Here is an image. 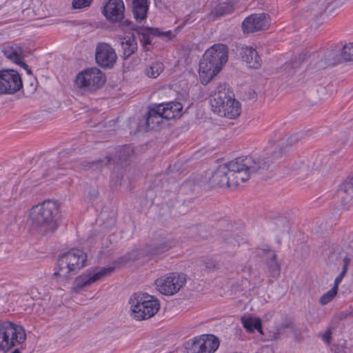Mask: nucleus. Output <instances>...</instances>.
I'll return each mask as SVG.
<instances>
[{
  "label": "nucleus",
  "mask_w": 353,
  "mask_h": 353,
  "mask_svg": "<svg viewBox=\"0 0 353 353\" xmlns=\"http://www.w3.org/2000/svg\"><path fill=\"white\" fill-rule=\"evenodd\" d=\"M265 167L266 163L261 159L250 156L238 157L217 167L208 178V183L212 188H234L241 182L247 181L251 174Z\"/></svg>",
  "instance_id": "obj_1"
},
{
  "label": "nucleus",
  "mask_w": 353,
  "mask_h": 353,
  "mask_svg": "<svg viewBox=\"0 0 353 353\" xmlns=\"http://www.w3.org/2000/svg\"><path fill=\"white\" fill-rule=\"evenodd\" d=\"M228 59V48L226 45L216 43L204 53L199 65L200 81L202 84L208 83L216 76Z\"/></svg>",
  "instance_id": "obj_2"
},
{
  "label": "nucleus",
  "mask_w": 353,
  "mask_h": 353,
  "mask_svg": "<svg viewBox=\"0 0 353 353\" xmlns=\"http://www.w3.org/2000/svg\"><path fill=\"white\" fill-rule=\"evenodd\" d=\"M58 213L57 203L50 200L33 206L29 213L32 228L41 233L54 230L57 228L56 220Z\"/></svg>",
  "instance_id": "obj_3"
},
{
  "label": "nucleus",
  "mask_w": 353,
  "mask_h": 353,
  "mask_svg": "<svg viewBox=\"0 0 353 353\" xmlns=\"http://www.w3.org/2000/svg\"><path fill=\"white\" fill-rule=\"evenodd\" d=\"M86 254L81 250L72 249L59 256L52 277L57 283L66 282L70 274H77L85 266Z\"/></svg>",
  "instance_id": "obj_4"
},
{
  "label": "nucleus",
  "mask_w": 353,
  "mask_h": 353,
  "mask_svg": "<svg viewBox=\"0 0 353 353\" xmlns=\"http://www.w3.org/2000/svg\"><path fill=\"white\" fill-rule=\"evenodd\" d=\"M210 105L214 113L231 119L239 117L241 110L240 103L226 94L223 83L217 85L212 91Z\"/></svg>",
  "instance_id": "obj_5"
},
{
  "label": "nucleus",
  "mask_w": 353,
  "mask_h": 353,
  "mask_svg": "<svg viewBox=\"0 0 353 353\" xmlns=\"http://www.w3.org/2000/svg\"><path fill=\"white\" fill-rule=\"evenodd\" d=\"M131 316L138 320L148 319L154 316L160 308L159 300L147 293H135L129 299Z\"/></svg>",
  "instance_id": "obj_6"
},
{
  "label": "nucleus",
  "mask_w": 353,
  "mask_h": 353,
  "mask_svg": "<svg viewBox=\"0 0 353 353\" xmlns=\"http://www.w3.org/2000/svg\"><path fill=\"white\" fill-rule=\"evenodd\" d=\"M26 334L24 328L7 321L0 325V351L8 352L11 348L25 342Z\"/></svg>",
  "instance_id": "obj_7"
},
{
  "label": "nucleus",
  "mask_w": 353,
  "mask_h": 353,
  "mask_svg": "<svg viewBox=\"0 0 353 353\" xmlns=\"http://www.w3.org/2000/svg\"><path fill=\"white\" fill-rule=\"evenodd\" d=\"M114 271V267H95L90 268L75 279L73 283L72 291L79 293L84 288L110 276Z\"/></svg>",
  "instance_id": "obj_8"
},
{
  "label": "nucleus",
  "mask_w": 353,
  "mask_h": 353,
  "mask_svg": "<svg viewBox=\"0 0 353 353\" xmlns=\"http://www.w3.org/2000/svg\"><path fill=\"white\" fill-rule=\"evenodd\" d=\"M186 283V276L183 274L171 272L164 274L155 280L156 290L165 296L176 294Z\"/></svg>",
  "instance_id": "obj_9"
},
{
  "label": "nucleus",
  "mask_w": 353,
  "mask_h": 353,
  "mask_svg": "<svg viewBox=\"0 0 353 353\" xmlns=\"http://www.w3.org/2000/svg\"><path fill=\"white\" fill-rule=\"evenodd\" d=\"M105 82V75L97 68L84 70L75 79V84L79 88L91 92L100 88Z\"/></svg>",
  "instance_id": "obj_10"
},
{
  "label": "nucleus",
  "mask_w": 353,
  "mask_h": 353,
  "mask_svg": "<svg viewBox=\"0 0 353 353\" xmlns=\"http://www.w3.org/2000/svg\"><path fill=\"white\" fill-rule=\"evenodd\" d=\"M219 346V340L214 335L194 337L185 344L187 353H214Z\"/></svg>",
  "instance_id": "obj_11"
},
{
  "label": "nucleus",
  "mask_w": 353,
  "mask_h": 353,
  "mask_svg": "<svg viewBox=\"0 0 353 353\" xmlns=\"http://www.w3.org/2000/svg\"><path fill=\"white\" fill-rule=\"evenodd\" d=\"M341 6L342 2L339 0H332L329 2L327 0H319L316 3H312L308 10L313 19L325 20L336 15Z\"/></svg>",
  "instance_id": "obj_12"
},
{
  "label": "nucleus",
  "mask_w": 353,
  "mask_h": 353,
  "mask_svg": "<svg viewBox=\"0 0 353 353\" xmlns=\"http://www.w3.org/2000/svg\"><path fill=\"white\" fill-rule=\"evenodd\" d=\"M18 72L14 70H0V95L14 94L22 88Z\"/></svg>",
  "instance_id": "obj_13"
},
{
  "label": "nucleus",
  "mask_w": 353,
  "mask_h": 353,
  "mask_svg": "<svg viewBox=\"0 0 353 353\" xmlns=\"http://www.w3.org/2000/svg\"><path fill=\"white\" fill-rule=\"evenodd\" d=\"M96 62L103 68H112L117 62V56L114 49L107 43H100L95 52Z\"/></svg>",
  "instance_id": "obj_14"
},
{
  "label": "nucleus",
  "mask_w": 353,
  "mask_h": 353,
  "mask_svg": "<svg viewBox=\"0 0 353 353\" xmlns=\"http://www.w3.org/2000/svg\"><path fill=\"white\" fill-rule=\"evenodd\" d=\"M312 60L315 63V67L321 70L340 63L344 59L342 57V49H332L313 55Z\"/></svg>",
  "instance_id": "obj_15"
},
{
  "label": "nucleus",
  "mask_w": 353,
  "mask_h": 353,
  "mask_svg": "<svg viewBox=\"0 0 353 353\" xmlns=\"http://www.w3.org/2000/svg\"><path fill=\"white\" fill-rule=\"evenodd\" d=\"M270 23V16L265 13L254 14L247 17L242 23L244 32H254L267 28Z\"/></svg>",
  "instance_id": "obj_16"
},
{
  "label": "nucleus",
  "mask_w": 353,
  "mask_h": 353,
  "mask_svg": "<svg viewBox=\"0 0 353 353\" xmlns=\"http://www.w3.org/2000/svg\"><path fill=\"white\" fill-rule=\"evenodd\" d=\"M125 6L123 0H108L103 6V14L112 22H118L124 18Z\"/></svg>",
  "instance_id": "obj_17"
},
{
  "label": "nucleus",
  "mask_w": 353,
  "mask_h": 353,
  "mask_svg": "<svg viewBox=\"0 0 353 353\" xmlns=\"http://www.w3.org/2000/svg\"><path fill=\"white\" fill-rule=\"evenodd\" d=\"M172 247V243L165 239L154 241L144 248V254L150 259H161Z\"/></svg>",
  "instance_id": "obj_18"
},
{
  "label": "nucleus",
  "mask_w": 353,
  "mask_h": 353,
  "mask_svg": "<svg viewBox=\"0 0 353 353\" xmlns=\"http://www.w3.org/2000/svg\"><path fill=\"white\" fill-rule=\"evenodd\" d=\"M337 196L345 208H348L353 205V175L347 177L340 185Z\"/></svg>",
  "instance_id": "obj_19"
},
{
  "label": "nucleus",
  "mask_w": 353,
  "mask_h": 353,
  "mask_svg": "<svg viewBox=\"0 0 353 353\" xmlns=\"http://www.w3.org/2000/svg\"><path fill=\"white\" fill-rule=\"evenodd\" d=\"M239 54L247 65L253 69H258L262 64V60L256 50L250 46H243L239 50Z\"/></svg>",
  "instance_id": "obj_20"
},
{
  "label": "nucleus",
  "mask_w": 353,
  "mask_h": 353,
  "mask_svg": "<svg viewBox=\"0 0 353 353\" xmlns=\"http://www.w3.org/2000/svg\"><path fill=\"white\" fill-rule=\"evenodd\" d=\"M3 52L9 60L20 65L28 74H32L28 65L23 61V50L20 46L15 45L5 47Z\"/></svg>",
  "instance_id": "obj_21"
},
{
  "label": "nucleus",
  "mask_w": 353,
  "mask_h": 353,
  "mask_svg": "<svg viewBox=\"0 0 353 353\" xmlns=\"http://www.w3.org/2000/svg\"><path fill=\"white\" fill-rule=\"evenodd\" d=\"M164 117L163 109L160 104L153 108H150L146 117V125L150 130H156L163 122Z\"/></svg>",
  "instance_id": "obj_22"
},
{
  "label": "nucleus",
  "mask_w": 353,
  "mask_h": 353,
  "mask_svg": "<svg viewBox=\"0 0 353 353\" xmlns=\"http://www.w3.org/2000/svg\"><path fill=\"white\" fill-rule=\"evenodd\" d=\"M132 10L134 17L137 22L144 20L148 14L149 0H131Z\"/></svg>",
  "instance_id": "obj_23"
},
{
  "label": "nucleus",
  "mask_w": 353,
  "mask_h": 353,
  "mask_svg": "<svg viewBox=\"0 0 353 353\" xmlns=\"http://www.w3.org/2000/svg\"><path fill=\"white\" fill-rule=\"evenodd\" d=\"M241 0H222L218 3L211 11V14L215 17L223 16L232 13L234 6Z\"/></svg>",
  "instance_id": "obj_24"
},
{
  "label": "nucleus",
  "mask_w": 353,
  "mask_h": 353,
  "mask_svg": "<svg viewBox=\"0 0 353 353\" xmlns=\"http://www.w3.org/2000/svg\"><path fill=\"white\" fill-rule=\"evenodd\" d=\"M123 57L125 59L129 58L137 50V42L134 35L126 36L121 41Z\"/></svg>",
  "instance_id": "obj_25"
},
{
  "label": "nucleus",
  "mask_w": 353,
  "mask_h": 353,
  "mask_svg": "<svg viewBox=\"0 0 353 353\" xmlns=\"http://www.w3.org/2000/svg\"><path fill=\"white\" fill-rule=\"evenodd\" d=\"M163 109L164 117L166 120H170L178 117L182 110L183 105L176 101H172L165 104H160Z\"/></svg>",
  "instance_id": "obj_26"
},
{
  "label": "nucleus",
  "mask_w": 353,
  "mask_h": 353,
  "mask_svg": "<svg viewBox=\"0 0 353 353\" xmlns=\"http://www.w3.org/2000/svg\"><path fill=\"white\" fill-rule=\"evenodd\" d=\"M285 329L291 331L294 330V325L291 319H287L279 325L274 330L270 331L268 341L277 340L280 338L281 334L284 332Z\"/></svg>",
  "instance_id": "obj_27"
},
{
  "label": "nucleus",
  "mask_w": 353,
  "mask_h": 353,
  "mask_svg": "<svg viewBox=\"0 0 353 353\" xmlns=\"http://www.w3.org/2000/svg\"><path fill=\"white\" fill-rule=\"evenodd\" d=\"M157 33V30L153 28H140L137 30L140 41L145 50H148L149 46L151 44L150 35H155Z\"/></svg>",
  "instance_id": "obj_28"
},
{
  "label": "nucleus",
  "mask_w": 353,
  "mask_h": 353,
  "mask_svg": "<svg viewBox=\"0 0 353 353\" xmlns=\"http://www.w3.org/2000/svg\"><path fill=\"white\" fill-rule=\"evenodd\" d=\"M163 64L161 62H154L145 69L146 74L150 78H157L163 70Z\"/></svg>",
  "instance_id": "obj_29"
},
{
  "label": "nucleus",
  "mask_w": 353,
  "mask_h": 353,
  "mask_svg": "<svg viewBox=\"0 0 353 353\" xmlns=\"http://www.w3.org/2000/svg\"><path fill=\"white\" fill-rule=\"evenodd\" d=\"M259 318H251L243 316L241 318V323L244 328L250 333L254 332L256 326L259 325Z\"/></svg>",
  "instance_id": "obj_30"
},
{
  "label": "nucleus",
  "mask_w": 353,
  "mask_h": 353,
  "mask_svg": "<svg viewBox=\"0 0 353 353\" xmlns=\"http://www.w3.org/2000/svg\"><path fill=\"white\" fill-rule=\"evenodd\" d=\"M270 256L272 259L271 263L269 264V270L271 273V275L276 278L280 274V265L277 261H276V254L273 252L270 253Z\"/></svg>",
  "instance_id": "obj_31"
},
{
  "label": "nucleus",
  "mask_w": 353,
  "mask_h": 353,
  "mask_svg": "<svg viewBox=\"0 0 353 353\" xmlns=\"http://www.w3.org/2000/svg\"><path fill=\"white\" fill-rule=\"evenodd\" d=\"M338 290L336 287H332L329 291L323 294L319 299V303L321 305H325L331 302L333 299L336 296Z\"/></svg>",
  "instance_id": "obj_32"
},
{
  "label": "nucleus",
  "mask_w": 353,
  "mask_h": 353,
  "mask_svg": "<svg viewBox=\"0 0 353 353\" xmlns=\"http://www.w3.org/2000/svg\"><path fill=\"white\" fill-rule=\"evenodd\" d=\"M342 57L345 61H353V43H350L343 47Z\"/></svg>",
  "instance_id": "obj_33"
},
{
  "label": "nucleus",
  "mask_w": 353,
  "mask_h": 353,
  "mask_svg": "<svg viewBox=\"0 0 353 353\" xmlns=\"http://www.w3.org/2000/svg\"><path fill=\"white\" fill-rule=\"evenodd\" d=\"M143 256H146L144 254V248L141 250H133L131 252L128 253L125 256V262L134 261L139 259Z\"/></svg>",
  "instance_id": "obj_34"
},
{
  "label": "nucleus",
  "mask_w": 353,
  "mask_h": 353,
  "mask_svg": "<svg viewBox=\"0 0 353 353\" xmlns=\"http://www.w3.org/2000/svg\"><path fill=\"white\" fill-rule=\"evenodd\" d=\"M92 0H73L72 3V8L81 9L90 5Z\"/></svg>",
  "instance_id": "obj_35"
},
{
  "label": "nucleus",
  "mask_w": 353,
  "mask_h": 353,
  "mask_svg": "<svg viewBox=\"0 0 353 353\" xmlns=\"http://www.w3.org/2000/svg\"><path fill=\"white\" fill-rule=\"evenodd\" d=\"M120 22V27L123 31L135 29V25L129 20L126 19L123 21H121Z\"/></svg>",
  "instance_id": "obj_36"
},
{
  "label": "nucleus",
  "mask_w": 353,
  "mask_h": 353,
  "mask_svg": "<svg viewBox=\"0 0 353 353\" xmlns=\"http://www.w3.org/2000/svg\"><path fill=\"white\" fill-rule=\"evenodd\" d=\"M346 273H347V271H345V270H342L341 273L339 274V275L336 277L333 287H336V290H338L339 285L343 280V279L345 276V275L346 274Z\"/></svg>",
  "instance_id": "obj_37"
},
{
  "label": "nucleus",
  "mask_w": 353,
  "mask_h": 353,
  "mask_svg": "<svg viewBox=\"0 0 353 353\" xmlns=\"http://www.w3.org/2000/svg\"><path fill=\"white\" fill-rule=\"evenodd\" d=\"M322 339L327 344H330L331 343L332 339V331L331 329H327L324 334L321 336Z\"/></svg>",
  "instance_id": "obj_38"
},
{
  "label": "nucleus",
  "mask_w": 353,
  "mask_h": 353,
  "mask_svg": "<svg viewBox=\"0 0 353 353\" xmlns=\"http://www.w3.org/2000/svg\"><path fill=\"white\" fill-rule=\"evenodd\" d=\"M350 263V259L348 256H345L343 259V268L342 270H345V271L347 272L348 265Z\"/></svg>",
  "instance_id": "obj_39"
},
{
  "label": "nucleus",
  "mask_w": 353,
  "mask_h": 353,
  "mask_svg": "<svg viewBox=\"0 0 353 353\" xmlns=\"http://www.w3.org/2000/svg\"><path fill=\"white\" fill-rule=\"evenodd\" d=\"M98 164V162H92V163H88L86 161H83L81 165V168L83 169H88L90 167H93Z\"/></svg>",
  "instance_id": "obj_40"
},
{
  "label": "nucleus",
  "mask_w": 353,
  "mask_h": 353,
  "mask_svg": "<svg viewBox=\"0 0 353 353\" xmlns=\"http://www.w3.org/2000/svg\"><path fill=\"white\" fill-rule=\"evenodd\" d=\"M205 267L208 268H216V263L214 261H210L208 262H205Z\"/></svg>",
  "instance_id": "obj_41"
},
{
  "label": "nucleus",
  "mask_w": 353,
  "mask_h": 353,
  "mask_svg": "<svg viewBox=\"0 0 353 353\" xmlns=\"http://www.w3.org/2000/svg\"><path fill=\"white\" fill-rule=\"evenodd\" d=\"M132 150L131 147L127 146L123 148V152L127 154L128 156H130L132 153Z\"/></svg>",
  "instance_id": "obj_42"
},
{
  "label": "nucleus",
  "mask_w": 353,
  "mask_h": 353,
  "mask_svg": "<svg viewBox=\"0 0 353 353\" xmlns=\"http://www.w3.org/2000/svg\"><path fill=\"white\" fill-rule=\"evenodd\" d=\"M281 154V151L276 152L274 151L272 152V159L277 158Z\"/></svg>",
  "instance_id": "obj_43"
},
{
  "label": "nucleus",
  "mask_w": 353,
  "mask_h": 353,
  "mask_svg": "<svg viewBox=\"0 0 353 353\" xmlns=\"http://www.w3.org/2000/svg\"><path fill=\"white\" fill-rule=\"evenodd\" d=\"M255 330H256L260 334H263V330H262V325H261V321H259V325L256 326Z\"/></svg>",
  "instance_id": "obj_44"
},
{
  "label": "nucleus",
  "mask_w": 353,
  "mask_h": 353,
  "mask_svg": "<svg viewBox=\"0 0 353 353\" xmlns=\"http://www.w3.org/2000/svg\"><path fill=\"white\" fill-rule=\"evenodd\" d=\"M290 143L292 144V143H295L296 141H297V139L296 138V136H292L290 138Z\"/></svg>",
  "instance_id": "obj_45"
},
{
  "label": "nucleus",
  "mask_w": 353,
  "mask_h": 353,
  "mask_svg": "<svg viewBox=\"0 0 353 353\" xmlns=\"http://www.w3.org/2000/svg\"><path fill=\"white\" fill-rule=\"evenodd\" d=\"M12 353H21V352L19 349H15L12 352Z\"/></svg>",
  "instance_id": "obj_46"
},
{
  "label": "nucleus",
  "mask_w": 353,
  "mask_h": 353,
  "mask_svg": "<svg viewBox=\"0 0 353 353\" xmlns=\"http://www.w3.org/2000/svg\"><path fill=\"white\" fill-rule=\"evenodd\" d=\"M119 157L121 158L123 157V155L121 154V153L119 154Z\"/></svg>",
  "instance_id": "obj_47"
},
{
  "label": "nucleus",
  "mask_w": 353,
  "mask_h": 353,
  "mask_svg": "<svg viewBox=\"0 0 353 353\" xmlns=\"http://www.w3.org/2000/svg\"><path fill=\"white\" fill-rule=\"evenodd\" d=\"M109 161H110V160H109V159H107V160H106V163H108Z\"/></svg>",
  "instance_id": "obj_48"
}]
</instances>
